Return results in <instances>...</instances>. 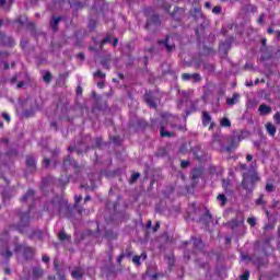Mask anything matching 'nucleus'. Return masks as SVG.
I'll use <instances>...</instances> for the list:
<instances>
[{
	"mask_svg": "<svg viewBox=\"0 0 280 280\" xmlns=\"http://www.w3.org/2000/svg\"><path fill=\"white\" fill-rule=\"evenodd\" d=\"M44 209L49 213H58L60 218H65L69 213V202L60 196H55L46 202Z\"/></svg>",
	"mask_w": 280,
	"mask_h": 280,
	"instance_id": "obj_1",
	"label": "nucleus"
},
{
	"mask_svg": "<svg viewBox=\"0 0 280 280\" xmlns=\"http://www.w3.org/2000/svg\"><path fill=\"white\" fill-rule=\"evenodd\" d=\"M240 167L245 171L243 172L242 187L245 188L246 191H253V189H255V183L259 180L255 164H250L249 167L246 164H241Z\"/></svg>",
	"mask_w": 280,
	"mask_h": 280,
	"instance_id": "obj_2",
	"label": "nucleus"
},
{
	"mask_svg": "<svg viewBox=\"0 0 280 280\" xmlns=\"http://www.w3.org/2000/svg\"><path fill=\"white\" fill-rule=\"evenodd\" d=\"M20 222L16 225L19 233H27V226H30V212L19 213Z\"/></svg>",
	"mask_w": 280,
	"mask_h": 280,
	"instance_id": "obj_3",
	"label": "nucleus"
},
{
	"mask_svg": "<svg viewBox=\"0 0 280 280\" xmlns=\"http://www.w3.org/2000/svg\"><path fill=\"white\" fill-rule=\"evenodd\" d=\"M225 141H228V143H230L228 147H224V151L225 152H233V150H235V148H237V145H240V141H242V138H240V136H228L225 138Z\"/></svg>",
	"mask_w": 280,
	"mask_h": 280,
	"instance_id": "obj_4",
	"label": "nucleus"
},
{
	"mask_svg": "<svg viewBox=\"0 0 280 280\" xmlns=\"http://www.w3.org/2000/svg\"><path fill=\"white\" fill-rule=\"evenodd\" d=\"M15 253H22L24 259H32L34 257V248L25 245H16Z\"/></svg>",
	"mask_w": 280,
	"mask_h": 280,
	"instance_id": "obj_5",
	"label": "nucleus"
},
{
	"mask_svg": "<svg viewBox=\"0 0 280 280\" xmlns=\"http://www.w3.org/2000/svg\"><path fill=\"white\" fill-rule=\"evenodd\" d=\"M158 45H163L165 47L167 54H170L171 51H174V49H176V44H174L172 42V37L168 35H166V37L164 39H159Z\"/></svg>",
	"mask_w": 280,
	"mask_h": 280,
	"instance_id": "obj_6",
	"label": "nucleus"
},
{
	"mask_svg": "<svg viewBox=\"0 0 280 280\" xmlns=\"http://www.w3.org/2000/svg\"><path fill=\"white\" fill-rule=\"evenodd\" d=\"M0 45L2 47H14V38L5 35L4 33H0Z\"/></svg>",
	"mask_w": 280,
	"mask_h": 280,
	"instance_id": "obj_7",
	"label": "nucleus"
},
{
	"mask_svg": "<svg viewBox=\"0 0 280 280\" xmlns=\"http://www.w3.org/2000/svg\"><path fill=\"white\" fill-rule=\"evenodd\" d=\"M170 14L174 21H180L185 14V9L175 7L174 11Z\"/></svg>",
	"mask_w": 280,
	"mask_h": 280,
	"instance_id": "obj_8",
	"label": "nucleus"
},
{
	"mask_svg": "<svg viewBox=\"0 0 280 280\" xmlns=\"http://www.w3.org/2000/svg\"><path fill=\"white\" fill-rule=\"evenodd\" d=\"M152 25H154V27H159V25H161V19L159 18V15H152L147 20V30H150Z\"/></svg>",
	"mask_w": 280,
	"mask_h": 280,
	"instance_id": "obj_9",
	"label": "nucleus"
},
{
	"mask_svg": "<svg viewBox=\"0 0 280 280\" xmlns=\"http://www.w3.org/2000/svg\"><path fill=\"white\" fill-rule=\"evenodd\" d=\"M212 148L213 150H219V148H221L222 150H224V144L222 143V138L220 137V135L214 133L213 138H212Z\"/></svg>",
	"mask_w": 280,
	"mask_h": 280,
	"instance_id": "obj_10",
	"label": "nucleus"
},
{
	"mask_svg": "<svg viewBox=\"0 0 280 280\" xmlns=\"http://www.w3.org/2000/svg\"><path fill=\"white\" fill-rule=\"evenodd\" d=\"M26 170L27 172H34L36 170V159L34 155L26 156Z\"/></svg>",
	"mask_w": 280,
	"mask_h": 280,
	"instance_id": "obj_11",
	"label": "nucleus"
},
{
	"mask_svg": "<svg viewBox=\"0 0 280 280\" xmlns=\"http://www.w3.org/2000/svg\"><path fill=\"white\" fill-rule=\"evenodd\" d=\"M71 277L74 280H82V277H84V268L82 267H75L72 271H71Z\"/></svg>",
	"mask_w": 280,
	"mask_h": 280,
	"instance_id": "obj_12",
	"label": "nucleus"
},
{
	"mask_svg": "<svg viewBox=\"0 0 280 280\" xmlns=\"http://www.w3.org/2000/svg\"><path fill=\"white\" fill-rule=\"evenodd\" d=\"M190 16L196 22L201 21V19L205 18V15L202 14V9H200V8H195L192 10H190Z\"/></svg>",
	"mask_w": 280,
	"mask_h": 280,
	"instance_id": "obj_13",
	"label": "nucleus"
},
{
	"mask_svg": "<svg viewBox=\"0 0 280 280\" xmlns=\"http://www.w3.org/2000/svg\"><path fill=\"white\" fill-rule=\"evenodd\" d=\"M63 170H69L70 167H78V163L71 159V156H66L62 164Z\"/></svg>",
	"mask_w": 280,
	"mask_h": 280,
	"instance_id": "obj_14",
	"label": "nucleus"
},
{
	"mask_svg": "<svg viewBox=\"0 0 280 280\" xmlns=\"http://www.w3.org/2000/svg\"><path fill=\"white\" fill-rule=\"evenodd\" d=\"M200 222H202L205 226H209V224L213 222V217L211 215L209 210H207L206 213L202 215V218H200Z\"/></svg>",
	"mask_w": 280,
	"mask_h": 280,
	"instance_id": "obj_15",
	"label": "nucleus"
},
{
	"mask_svg": "<svg viewBox=\"0 0 280 280\" xmlns=\"http://www.w3.org/2000/svg\"><path fill=\"white\" fill-rule=\"evenodd\" d=\"M30 240H43V230H32V232L28 234Z\"/></svg>",
	"mask_w": 280,
	"mask_h": 280,
	"instance_id": "obj_16",
	"label": "nucleus"
},
{
	"mask_svg": "<svg viewBox=\"0 0 280 280\" xmlns=\"http://www.w3.org/2000/svg\"><path fill=\"white\" fill-rule=\"evenodd\" d=\"M258 113L260 115H270V113H272V107L266 104H260L258 107Z\"/></svg>",
	"mask_w": 280,
	"mask_h": 280,
	"instance_id": "obj_17",
	"label": "nucleus"
},
{
	"mask_svg": "<svg viewBox=\"0 0 280 280\" xmlns=\"http://www.w3.org/2000/svg\"><path fill=\"white\" fill-rule=\"evenodd\" d=\"M61 21V16H52V19L50 20V27L54 32H58V25Z\"/></svg>",
	"mask_w": 280,
	"mask_h": 280,
	"instance_id": "obj_18",
	"label": "nucleus"
},
{
	"mask_svg": "<svg viewBox=\"0 0 280 280\" xmlns=\"http://www.w3.org/2000/svg\"><path fill=\"white\" fill-rule=\"evenodd\" d=\"M240 102V94L234 93L232 97L226 98L228 106H235Z\"/></svg>",
	"mask_w": 280,
	"mask_h": 280,
	"instance_id": "obj_19",
	"label": "nucleus"
},
{
	"mask_svg": "<svg viewBox=\"0 0 280 280\" xmlns=\"http://www.w3.org/2000/svg\"><path fill=\"white\" fill-rule=\"evenodd\" d=\"M144 100L150 108H156V101L154 100V96H152L151 94H147Z\"/></svg>",
	"mask_w": 280,
	"mask_h": 280,
	"instance_id": "obj_20",
	"label": "nucleus"
},
{
	"mask_svg": "<svg viewBox=\"0 0 280 280\" xmlns=\"http://www.w3.org/2000/svg\"><path fill=\"white\" fill-rule=\"evenodd\" d=\"M192 240V246L195 250H202L205 248V245L202 244V240L200 238H191Z\"/></svg>",
	"mask_w": 280,
	"mask_h": 280,
	"instance_id": "obj_21",
	"label": "nucleus"
},
{
	"mask_svg": "<svg viewBox=\"0 0 280 280\" xmlns=\"http://www.w3.org/2000/svg\"><path fill=\"white\" fill-rule=\"evenodd\" d=\"M28 200H34V190L28 189L27 192L21 198L22 202H27Z\"/></svg>",
	"mask_w": 280,
	"mask_h": 280,
	"instance_id": "obj_22",
	"label": "nucleus"
},
{
	"mask_svg": "<svg viewBox=\"0 0 280 280\" xmlns=\"http://www.w3.org/2000/svg\"><path fill=\"white\" fill-rule=\"evenodd\" d=\"M266 130L271 137H275V135H277V127H275V125H272L271 122L266 124Z\"/></svg>",
	"mask_w": 280,
	"mask_h": 280,
	"instance_id": "obj_23",
	"label": "nucleus"
},
{
	"mask_svg": "<svg viewBox=\"0 0 280 280\" xmlns=\"http://www.w3.org/2000/svg\"><path fill=\"white\" fill-rule=\"evenodd\" d=\"M158 5L159 8H162V10H165V12H170V10L172 9V5L165 2V0H158Z\"/></svg>",
	"mask_w": 280,
	"mask_h": 280,
	"instance_id": "obj_24",
	"label": "nucleus"
},
{
	"mask_svg": "<svg viewBox=\"0 0 280 280\" xmlns=\"http://www.w3.org/2000/svg\"><path fill=\"white\" fill-rule=\"evenodd\" d=\"M211 124V115H209V112H202V126H208Z\"/></svg>",
	"mask_w": 280,
	"mask_h": 280,
	"instance_id": "obj_25",
	"label": "nucleus"
},
{
	"mask_svg": "<svg viewBox=\"0 0 280 280\" xmlns=\"http://www.w3.org/2000/svg\"><path fill=\"white\" fill-rule=\"evenodd\" d=\"M160 136L162 138H172V137H174V132L166 131L165 126H161Z\"/></svg>",
	"mask_w": 280,
	"mask_h": 280,
	"instance_id": "obj_26",
	"label": "nucleus"
},
{
	"mask_svg": "<svg viewBox=\"0 0 280 280\" xmlns=\"http://www.w3.org/2000/svg\"><path fill=\"white\" fill-rule=\"evenodd\" d=\"M244 224V220H237V219H233L231 222H230V226L231 229L235 230L237 229L238 226H242Z\"/></svg>",
	"mask_w": 280,
	"mask_h": 280,
	"instance_id": "obj_27",
	"label": "nucleus"
},
{
	"mask_svg": "<svg viewBox=\"0 0 280 280\" xmlns=\"http://www.w3.org/2000/svg\"><path fill=\"white\" fill-rule=\"evenodd\" d=\"M58 237L60 242H71V235L67 234L65 231L59 232Z\"/></svg>",
	"mask_w": 280,
	"mask_h": 280,
	"instance_id": "obj_28",
	"label": "nucleus"
},
{
	"mask_svg": "<svg viewBox=\"0 0 280 280\" xmlns=\"http://www.w3.org/2000/svg\"><path fill=\"white\" fill-rule=\"evenodd\" d=\"M217 200L221 207H224L226 205V202H229V199L226 198V196L224 194L218 195Z\"/></svg>",
	"mask_w": 280,
	"mask_h": 280,
	"instance_id": "obj_29",
	"label": "nucleus"
},
{
	"mask_svg": "<svg viewBox=\"0 0 280 280\" xmlns=\"http://www.w3.org/2000/svg\"><path fill=\"white\" fill-rule=\"evenodd\" d=\"M33 277H34V279H40V277H43V268L35 267L33 269Z\"/></svg>",
	"mask_w": 280,
	"mask_h": 280,
	"instance_id": "obj_30",
	"label": "nucleus"
},
{
	"mask_svg": "<svg viewBox=\"0 0 280 280\" xmlns=\"http://www.w3.org/2000/svg\"><path fill=\"white\" fill-rule=\"evenodd\" d=\"M0 255L4 258V259H10V257H12V252H10V249L5 248H1L0 247Z\"/></svg>",
	"mask_w": 280,
	"mask_h": 280,
	"instance_id": "obj_31",
	"label": "nucleus"
},
{
	"mask_svg": "<svg viewBox=\"0 0 280 280\" xmlns=\"http://www.w3.org/2000/svg\"><path fill=\"white\" fill-rule=\"evenodd\" d=\"M139 178H141V174L133 173L129 179L130 185H135V183H137V180H139Z\"/></svg>",
	"mask_w": 280,
	"mask_h": 280,
	"instance_id": "obj_32",
	"label": "nucleus"
},
{
	"mask_svg": "<svg viewBox=\"0 0 280 280\" xmlns=\"http://www.w3.org/2000/svg\"><path fill=\"white\" fill-rule=\"evenodd\" d=\"M51 78H52L51 72L49 71H46L43 75V80L44 82H46V84H49V82H51Z\"/></svg>",
	"mask_w": 280,
	"mask_h": 280,
	"instance_id": "obj_33",
	"label": "nucleus"
},
{
	"mask_svg": "<svg viewBox=\"0 0 280 280\" xmlns=\"http://www.w3.org/2000/svg\"><path fill=\"white\" fill-rule=\"evenodd\" d=\"M162 119H163V124H170V121H172V119H174V116L170 115V114H163L162 115Z\"/></svg>",
	"mask_w": 280,
	"mask_h": 280,
	"instance_id": "obj_34",
	"label": "nucleus"
},
{
	"mask_svg": "<svg viewBox=\"0 0 280 280\" xmlns=\"http://www.w3.org/2000/svg\"><path fill=\"white\" fill-rule=\"evenodd\" d=\"M34 115H35V112L32 108L31 109H25L23 112V117H26V118L34 117Z\"/></svg>",
	"mask_w": 280,
	"mask_h": 280,
	"instance_id": "obj_35",
	"label": "nucleus"
},
{
	"mask_svg": "<svg viewBox=\"0 0 280 280\" xmlns=\"http://www.w3.org/2000/svg\"><path fill=\"white\" fill-rule=\"evenodd\" d=\"M221 126H223V128H231V120L229 118H223L221 120Z\"/></svg>",
	"mask_w": 280,
	"mask_h": 280,
	"instance_id": "obj_36",
	"label": "nucleus"
},
{
	"mask_svg": "<svg viewBox=\"0 0 280 280\" xmlns=\"http://www.w3.org/2000/svg\"><path fill=\"white\" fill-rule=\"evenodd\" d=\"M247 223L249 224V226H256L257 225V219L255 217H250L247 219Z\"/></svg>",
	"mask_w": 280,
	"mask_h": 280,
	"instance_id": "obj_37",
	"label": "nucleus"
},
{
	"mask_svg": "<svg viewBox=\"0 0 280 280\" xmlns=\"http://www.w3.org/2000/svg\"><path fill=\"white\" fill-rule=\"evenodd\" d=\"M264 231H265V233H267V231H275V223H267L264 226Z\"/></svg>",
	"mask_w": 280,
	"mask_h": 280,
	"instance_id": "obj_38",
	"label": "nucleus"
},
{
	"mask_svg": "<svg viewBox=\"0 0 280 280\" xmlns=\"http://www.w3.org/2000/svg\"><path fill=\"white\" fill-rule=\"evenodd\" d=\"M148 126V122L143 119H138L137 120V127L138 128H145Z\"/></svg>",
	"mask_w": 280,
	"mask_h": 280,
	"instance_id": "obj_39",
	"label": "nucleus"
},
{
	"mask_svg": "<svg viewBox=\"0 0 280 280\" xmlns=\"http://www.w3.org/2000/svg\"><path fill=\"white\" fill-rule=\"evenodd\" d=\"M54 266L57 270V275L59 276V279L65 280V275L60 273V270L58 269V261L57 260L54 261Z\"/></svg>",
	"mask_w": 280,
	"mask_h": 280,
	"instance_id": "obj_40",
	"label": "nucleus"
},
{
	"mask_svg": "<svg viewBox=\"0 0 280 280\" xmlns=\"http://www.w3.org/2000/svg\"><path fill=\"white\" fill-rule=\"evenodd\" d=\"M247 12H252V14H255L257 12V5L248 4L247 5Z\"/></svg>",
	"mask_w": 280,
	"mask_h": 280,
	"instance_id": "obj_41",
	"label": "nucleus"
},
{
	"mask_svg": "<svg viewBox=\"0 0 280 280\" xmlns=\"http://www.w3.org/2000/svg\"><path fill=\"white\" fill-rule=\"evenodd\" d=\"M107 43H113V37L106 36L102 42H101V47H104Z\"/></svg>",
	"mask_w": 280,
	"mask_h": 280,
	"instance_id": "obj_42",
	"label": "nucleus"
},
{
	"mask_svg": "<svg viewBox=\"0 0 280 280\" xmlns=\"http://www.w3.org/2000/svg\"><path fill=\"white\" fill-rule=\"evenodd\" d=\"M198 178H200V171L199 170H195L192 172V180H198Z\"/></svg>",
	"mask_w": 280,
	"mask_h": 280,
	"instance_id": "obj_43",
	"label": "nucleus"
},
{
	"mask_svg": "<svg viewBox=\"0 0 280 280\" xmlns=\"http://www.w3.org/2000/svg\"><path fill=\"white\" fill-rule=\"evenodd\" d=\"M101 65H103L104 69H110V62H108V59H103Z\"/></svg>",
	"mask_w": 280,
	"mask_h": 280,
	"instance_id": "obj_44",
	"label": "nucleus"
},
{
	"mask_svg": "<svg viewBox=\"0 0 280 280\" xmlns=\"http://www.w3.org/2000/svg\"><path fill=\"white\" fill-rule=\"evenodd\" d=\"M191 80H195V82H200V80H202V78L198 73H192Z\"/></svg>",
	"mask_w": 280,
	"mask_h": 280,
	"instance_id": "obj_45",
	"label": "nucleus"
},
{
	"mask_svg": "<svg viewBox=\"0 0 280 280\" xmlns=\"http://www.w3.org/2000/svg\"><path fill=\"white\" fill-rule=\"evenodd\" d=\"M94 78L104 79V78H106V73L101 72V71L98 70V71H96V72L94 73Z\"/></svg>",
	"mask_w": 280,
	"mask_h": 280,
	"instance_id": "obj_46",
	"label": "nucleus"
},
{
	"mask_svg": "<svg viewBox=\"0 0 280 280\" xmlns=\"http://www.w3.org/2000/svg\"><path fill=\"white\" fill-rule=\"evenodd\" d=\"M132 261H133V264H136V266H140L141 265V257L140 256H133Z\"/></svg>",
	"mask_w": 280,
	"mask_h": 280,
	"instance_id": "obj_47",
	"label": "nucleus"
},
{
	"mask_svg": "<svg viewBox=\"0 0 280 280\" xmlns=\"http://www.w3.org/2000/svg\"><path fill=\"white\" fill-rule=\"evenodd\" d=\"M42 165H43V167H49V165H51V161H49V159L45 158Z\"/></svg>",
	"mask_w": 280,
	"mask_h": 280,
	"instance_id": "obj_48",
	"label": "nucleus"
},
{
	"mask_svg": "<svg viewBox=\"0 0 280 280\" xmlns=\"http://www.w3.org/2000/svg\"><path fill=\"white\" fill-rule=\"evenodd\" d=\"M213 14H220L222 12V7L217 5L212 9Z\"/></svg>",
	"mask_w": 280,
	"mask_h": 280,
	"instance_id": "obj_49",
	"label": "nucleus"
},
{
	"mask_svg": "<svg viewBox=\"0 0 280 280\" xmlns=\"http://www.w3.org/2000/svg\"><path fill=\"white\" fill-rule=\"evenodd\" d=\"M191 74H189V73H183L182 74V80H184L185 82H187V80H191Z\"/></svg>",
	"mask_w": 280,
	"mask_h": 280,
	"instance_id": "obj_50",
	"label": "nucleus"
},
{
	"mask_svg": "<svg viewBox=\"0 0 280 280\" xmlns=\"http://www.w3.org/2000/svg\"><path fill=\"white\" fill-rule=\"evenodd\" d=\"M266 191H275V185H272V184H267L266 185Z\"/></svg>",
	"mask_w": 280,
	"mask_h": 280,
	"instance_id": "obj_51",
	"label": "nucleus"
},
{
	"mask_svg": "<svg viewBox=\"0 0 280 280\" xmlns=\"http://www.w3.org/2000/svg\"><path fill=\"white\" fill-rule=\"evenodd\" d=\"M273 119H275V121H276L277 124L280 125V113H279V112L273 115Z\"/></svg>",
	"mask_w": 280,
	"mask_h": 280,
	"instance_id": "obj_52",
	"label": "nucleus"
},
{
	"mask_svg": "<svg viewBox=\"0 0 280 280\" xmlns=\"http://www.w3.org/2000/svg\"><path fill=\"white\" fill-rule=\"evenodd\" d=\"M256 205H266V201H264V196H260V197L256 200Z\"/></svg>",
	"mask_w": 280,
	"mask_h": 280,
	"instance_id": "obj_53",
	"label": "nucleus"
},
{
	"mask_svg": "<svg viewBox=\"0 0 280 280\" xmlns=\"http://www.w3.org/2000/svg\"><path fill=\"white\" fill-rule=\"evenodd\" d=\"M265 16H266V14H264V13L259 15V18H258V20H257V23H258L259 25H261V24L264 23Z\"/></svg>",
	"mask_w": 280,
	"mask_h": 280,
	"instance_id": "obj_54",
	"label": "nucleus"
},
{
	"mask_svg": "<svg viewBox=\"0 0 280 280\" xmlns=\"http://www.w3.org/2000/svg\"><path fill=\"white\" fill-rule=\"evenodd\" d=\"M248 277H250V272L246 271L244 275L241 276V280H248Z\"/></svg>",
	"mask_w": 280,
	"mask_h": 280,
	"instance_id": "obj_55",
	"label": "nucleus"
},
{
	"mask_svg": "<svg viewBox=\"0 0 280 280\" xmlns=\"http://www.w3.org/2000/svg\"><path fill=\"white\" fill-rule=\"evenodd\" d=\"M180 166H182L183 168L189 167V161H182Z\"/></svg>",
	"mask_w": 280,
	"mask_h": 280,
	"instance_id": "obj_56",
	"label": "nucleus"
},
{
	"mask_svg": "<svg viewBox=\"0 0 280 280\" xmlns=\"http://www.w3.org/2000/svg\"><path fill=\"white\" fill-rule=\"evenodd\" d=\"M160 229H161V223L156 222L155 225L153 226L154 233H156V231H159Z\"/></svg>",
	"mask_w": 280,
	"mask_h": 280,
	"instance_id": "obj_57",
	"label": "nucleus"
},
{
	"mask_svg": "<svg viewBox=\"0 0 280 280\" xmlns=\"http://www.w3.org/2000/svg\"><path fill=\"white\" fill-rule=\"evenodd\" d=\"M2 117L5 121L10 122V115L8 113H2Z\"/></svg>",
	"mask_w": 280,
	"mask_h": 280,
	"instance_id": "obj_58",
	"label": "nucleus"
},
{
	"mask_svg": "<svg viewBox=\"0 0 280 280\" xmlns=\"http://www.w3.org/2000/svg\"><path fill=\"white\" fill-rule=\"evenodd\" d=\"M50 128H54L55 130H58V122L57 121H51L50 122Z\"/></svg>",
	"mask_w": 280,
	"mask_h": 280,
	"instance_id": "obj_59",
	"label": "nucleus"
},
{
	"mask_svg": "<svg viewBox=\"0 0 280 280\" xmlns=\"http://www.w3.org/2000/svg\"><path fill=\"white\" fill-rule=\"evenodd\" d=\"M42 261H44V264H49V256L44 255V256L42 257Z\"/></svg>",
	"mask_w": 280,
	"mask_h": 280,
	"instance_id": "obj_60",
	"label": "nucleus"
},
{
	"mask_svg": "<svg viewBox=\"0 0 280 280\" xmlns=\"http://www.w3.org/2000/svg\"><path fill=\"white\" fill-rule=\"evenodd\" d=\"M9 56H10L9 52H2V51H0V57H1V58H8Z\"/></svg>",
	"mask_w": 280,
	"mask_h": 280,
	"instance_id": "obj_61",
	"label": "nucleus"
},
{
	"mask_svg": "<svg viewBox=\"0 0 280 280\" xmlns=\"http://www.w3.org/2000/svg\"><path fill=\"white\" fill-rule=\"evenodd\" d=\"M16 80H19V78L16 75H13L11 79V84H16Z\"/></svg>",
	"mask_w": 280,
	"mask_h": 280,
	"instance_id": "obj_62",
	"label": "nucleus"
},
{
	"mask_svg": "<svg viewBox=\"0 0 280 280\" xmlns=\"http://www.w3.org/2000/svg\"><path fill=\"white\" fill-rule=\"evenodd\" d=\"M77 95H82V86L77 88Z\"/></svg>",
	"mask_w": 280,
	"mask_h": 280,
	"instance_id": "obj_63",
	"label": "nucleus"
},
{
	"mask_svg": "<svg viewBox=\"0 0 280 280\" xmlns=\"http://www.w3.org/2000/svg\"><path fill=\"white\" fill-rule=\"evenodd\" d=\"M246 161H247L248 163H250V161H253V155H252V154H247V155H246Z\"/></svg>",
	"mask_w": 280,
	"mask_h": 280,
	"instance_id": "obj_64",
	"label": "nucleus"
}]
</instances>
